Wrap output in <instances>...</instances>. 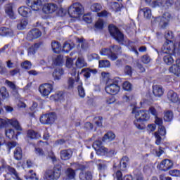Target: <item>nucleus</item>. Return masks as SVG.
I'll return each instance as SVG.
<instances>
[{"instance_id": "nucleus-24", "label": "nucleus", "mask_w": 180, "mask_h": 180, "mask_svg": "<svg viewBox=\"0 0 180 180\" xmlns=\"http://www.w3.org/2000/svg\"><path fill=\"white\" fill-rule=\"evenodd\" d=\"M153 94L155 96L160 98V96H162V95H164V90H162V87L158 85H155L153 86Z\"/></svg>"}, {"instance_id": "nucleus-59", "label": "nucleus", "mask_w": 180, "mask_h": 180, "mask_svg": "<svg viewBox=\"0 0 180 180\" xmlns=\"http://www.w3.org/2000/svg\"><path fill=\"white\" fill-rule=\"evenodd\" d=\"M96 29H103V20H98L95 24Z\"/></svg>"}, {"instance_id": "nucleus-34", "label": "nucleus", "mask_w": 180, "mask_h": 180, "mask_svg": "<svg viewBox=\"0 0 180 180\" xmlns=\"http://www.w3.org/2000/svg\"><path fill=\"white\" fill-rule=\"evenodd\" d=\"M174 119V113L171 110H167L165 112L164 120L165 122H171Z\"/></svg>"}, {"instance_id": "nucleus-2", "label": "nucleus", "mask_w": 180, "mask_h": 180, "mask_svg": "<svg viewBox=\"0 0 180 180\" xmlns=\"http://www.w3.org/2000/svg\"><path fill=\"white\" fill-rule=\"evenodd\" d=\"M120 82H122V79L120 77L108 79L105 87V92L110 95H117L120 91V86H119Z\"/></svg>"}, {"instance_id": "nucleus-3", "label": "nucleus", "mask_w": 180, "mask_h": 180, "mask_svg": "<svg viewBox=\"0 0 180 180\" xmlns=\"http://www.w3.org/2000/svg\"><path fill=\"white\" fill-rule=\"evenodd\" d=\"M165 37L166 39V42L162 47V53L163 54L174 53L175 50H176V44L171 41L174 39V34L171 31H167L165 34Z\"/></svg>"}, {"instance_id": "nucleus-1", "label": "nucleus", "mask_w": 180, "mask_h": 180, "mask_svg": "<svg viewBox=\"0 0 180 180\" xmlns=\"http://www.w3.org/2000/svg\"><path fill=\"white\" fill-rule=\"evenodd\" d=\"M131 113L135 115V120H134V124L139 129V130H144L146 129V125L143 124V122H147L150 119V114L148 111L144 110L137 109V107L134 106L132 108Z\"/></svg>"}, {"instance_id": "nucleus-8", "label": "nucleus", "mask_w": 180, "mask_h": 180, "mask_svg": "<svg viewBox=\"0 0 180 180\" xmlns=\"http://www.w3.org/2000/svg\"><path fill=\"white\" fill-rule=\"evenodd\" d=\"M54 89V82L53 83H44L41 84L39 87V91L40 92L41 96L46 97L49 96Z\"/></svg>"}, {"instance_id": "nucleus-47", "label": "nucleus", "mask_w": 180, "mask_h": 180, "mask_svg": "<svg viewBox=\"0 0 180 180\" xmlns=\"http://www.w3.org/2000/svg\"><path fill=\"white\" fill-rule=\"evenodd\" d=\"M5 134L8 139H13V137H15V131L12 129H7L5 131Z\"/></svg>"}, {"instance_id": "nucleus-32", "label": "nucleus", "mask_w": 180, "mask_h": 180, "mask_svg": "<svg viewBox=\"0 0 180 180\" xmlns=\"http://www.w3.org/2000/svg\"><path fill=\"white\" fill-rule=\"evenodd\" d=\"M115 139H116V135H115V134L112 131H108L103 137L102 141H106V140L108 141H113Z\"/></svg>"}, {"instance_id": "nucleus-26", "label": "nucleus", "mask_w": 180, "mask_h": 180, "mask_svg": "<svg viewBox=\"0 0 180 180\" xmlns=\"http://www.w3.org/2000/svg\"><path fill=\"white\" fill-rule=\"evenodd\" d=\"M93 178V175H92V172H91L90 171H87V172H82L79 174V179L80 180H92Z\"/></svg>"}, {"instance_id": "nucleus-45", "label": "nucleus", "mask_w": 180, "mask_h": 180, "mask_svg": "<svg viewBox=\"0 0 180 180\" xmlns=\"http://www.w3.org/2000/svg\"><path fill=\"white\" fill-rule=\"evenodd\" d=\"M26 26H27V20H22L17 25V28L18 30H23Z\"/></svg>"}, {"instance_id": "nucleus-5", "label": "nucleus", "mask_w": 180, "mask_h": 180, "mask_svg": "<svg viewBox=\"0 0 180 180\" xmlns=\"http://www.w3.org/2000/svg\"><path fill=\"white\" fill-rule=\"evenodd\" d=\"M108 30L110 36H112L116 41L120 44H123V41H124V35L122 32H120V30H119L118 27L115 25H109Z\"/></svg>"}, {"instance_id": "nucleus-9", "label": "nucleus", "mask_w": 180, "mask_h": 180, "mask_svg": "<svg viewBox=\"0 0 180 180\" xmlns=\"http://www.w3.org/2000/svg\"><path fill=\"white\" fill-rule=\"evenodd\" d=\"M57 115L54 112L44 114L40 117L39 120L42 124H51L56 122Z\"/></svg>"}, {"instance_id": "nucleus-23", "label": "nucleus", "mask_w": 180, "mask_h": 180, "mask_svg": "<svg viewBox=\"0 0 180 180\" xmlns=\"http://www.w3.org/2000/svg\"><path fill=\"white\" fill-rule=\"evenodd\" d=\"M98 70L96 69H91V68H84L81 71V74H83L85 78H90L91 74H96Z\"/></svg>"}, {"instance_id": "nucleus-55", "label": "nucleus", "mask_w": 180, "mask_h": 180, "mask_svg": "<svg viewBox=\"0 0 180 180\" xmlns=\"http://www.w3.org/2000/svg\"><path fill=\"white\" fill-rule=\"evenodd\" d=\"M141 61L143 64H148L151 61V58L148 55H143L141 57Z\"/></svg>"}, {"instance_id": "nucleus-40", "label": "nucleus", "mask_w": 180, "mask_h": 180, "mask_svg": "<svg viewBox=\"0 0 180 180\" xmlns=\"http://www.w3.org/2000/svg\"><path fill=\"white\" fill-rule=\"evenodd\" d=\"M100 68H109L110 67V62L108 60H99Z\"/></svg>"}, {"instance_id": "nucleus-49", "label": "nucleus", "mask_w": 180, "mask_h": 180, "mask_svg": "<svg viewBox=\"0 0 180 180\" xmlns=\"http://www.w3.org/2000/svg\"><path fill=\"white\" fill-rule=\"evenodd\" d=\"M63 56H58L53 60V64L55 65H63Z\"/></svg>"}, {"instance_id": "nucleus-21", "label": "nucleus", "mask_w": 180, "mask_h": 180, "mask_svg": "<svg viewBox=\"0 0 180 180\" xmlns=\"http://www.w3.org/2000/svg\"><path fill=\"white\" fill-rule=\"evenodd\" d=\"M5 13L8 16V18H10V19H16V15H15V13L13 12V7L12 6V4H8L6 6Z\"/></svg>"}, {"instance_id": "nucleus-22", "label": "nucleus", "mask_w": 180, "mask_h": 180, "mask_svg": "<svg viewBox=\"0 0 180 180\" xmlns=\"http://www.w3.org/2000/svg\"><path fill=\"white\" fill-rule=\"evenodd\" d=\"M7 123L15 127L18 131H22L23 130L22 127H20V124H19V121L15 118L7 119Z\"/></svg>"}, {"instance_id": "nucleus-33", "label": "nucleus", "mask_w": 180, "mask_h": 180, "mask_svg": "<svg viewBox=\"0 0 180 180\" xmlns=\"http://www.w3.org/2000/svg\"><path fill=\"white\" fill-rule=\"evenodd\" d=\"M22 148L20 147H17L14 150V158L19 161L22 160Z\"/></svg>"}, {"instance_id": "nucleus-53", "label": "nucleus", "mask_w": 180, "mask_h": 180, "mask_svg": "<svg viewBox=\"0 0 180 180\" xmlns=\"http://www.w3.org/2000/svg\"><path fill=\"white\" fill-rule=\"evenodd\" d=\"M29 175L25 176L26 179H36L39 180V178L36 176V173H33V170L29 171Z\"/></svg>"}, {"instance_id": "nucleus-18", "label": "nucleus", "mask_w": 180, "mask_h": 180, "mask_svg": "<svg viewBox=\"0 0 180 180\" xmlns=\"http://www.w3.org/2000/svg\"><path fill=\"white\" fill-rule=\"evenodd\" d=\"M76 82H78L77 89L80 98L85 97V89L82 86V82L79 81V72H77V77L76 78Z\"/></svg>"}, {"instance_id": "nucleus-61", "label": "nucleus", "mask_w": 180, "mask_h": 180, "mask_svg": "<svg viewBox=\"0 0 180 180\" xmlns=\"http://www.w3.org/2000/svg\"><path fill=\"white\" fill-rule=\"evenodd\" d=\"M6 85H8V86H9V88H11V89H13V91H15V89H16V85H15V84H13V82L9 81V80H6Z\"/></svg>"}, {"instance_id": "nucleus-54", "label": "nucleus", "mask_w": 180, "mask_h": 180, "mask_svg": "<svg viewBox=\"0 0 180 180\" xmlns=\"http://www.w3.org/2000/svg\"><path fill=\"white\" fill-rule=\"evenodd\" d=\"M154 136L155 139V144L157 146H160V144H161V141L162 140V138H161V135H158V132H155Z\"/></svg>"}, {"instance_id": "nucleus-38", "label": "nucleus", "mask_w": 180, "mask_h": 180, "mask_svg": "<svg viewBox=\"0 0 180 180\" xmlns=\"http://www.w3.org/2000/svg\"><path fill=\"white\" fill-rule=\"evenodd\" d=\"M90 9L92 12H99L102 9V5L98 3H94L91 6Z\"/></svg>"}, {"instance_id": "nucleus-6", "label": "nucleus", "mask_w": 180, "mask_h": 180, "mask_svg": "<svg viewBox=\"0 0 180 180\" xmlns=\"http://www.w3.org/2000/svg\"><path fill=\"white\" fill-rule=\"evenodd\" d=\"M84 12V7L79 3H75L68 8V14L70 18H77Z\"/></svg>"}, {"instance_id": "nucleus-44", "label": "nucleus", "mask_w": 180, "mask_h": 180, "mask_svg": "<svg viewBox=\"0 0 180 180\" xmlns=\"http://www.w3.org/2000/svg\"><path fill=\"white\" fill-rule=\"evenodd\" d=\"M96 154H98V155H108V148L103 146L97 150Z\"/></svg>"}, {"instance_id": "nucleus-46", "label": "nucleus", "mask_w": 180, "mask_h": 180, "mask_svg": "<svg viewBox=\"0 0 180 180\" xmlns=\"http://www.w3.org/2000/svg\"><path fill=\"white\" fill-rule=\"evenodd\" d=\"M110 49H112V53H117V54H122V47L117 45H113Z\"/></svg>"}, {"instance_id": "nucleus-14", "label": "nucleus", "mask_w": 180, "mask_h": 180, "mask_svg": "<svg viewBox=\"0 0 180 180\" xmlns=\"http://www.w3.org/2000/svg\"><path fill=\"white\" fill-rule=\"evenodd\" d=\"M27 5L32 9V11H37L41 6V0H27Z\"/></svg>"}, {"instance_id": "nucleus-41", "label": "nucleus", "mask_w": 180, "mask_h": 180, "mask_svg": "<svg viewBox=\"0 0 180 180\" xmlns=\"http://www.w3.org/2000/svg\"><path fill=\"white\" fill-rule=\"evenodd\" d=\"M11 34V30L5 27L0 28V36H9Z\"/></svg>"}, {"instance_id": "nucleus-50", "label": "nucleus", "mask_w": 180, "mask_h": 180, "mask_svg": "<svg viewBox=\"0 0 180 180\" xmlns=\"http://www.w3.org/2000/svg\"><path fill=\"white\" fill-rule=\"evenodd\" d=\"M155 133H158L159 136H165L167 134L165 127L164 126L159 127L158 131Z\"/></svg>"}, {"instance_id": "nucleus-63", "label": "nucleus", "mask_w": 180, "mask_h": 180, "mask_svg": "<svg viewBox=\"0 0 180 180\" xmlns=\"http://www.w3.org/2000/svg\"><path fill=\"white\" fill-rule=\"evenodd\" d=\"M94 119L97 120L95 122L96 126H102V120H103V118L102 117H96Z\"/></svg>"}, {"instance_id": "nucleus-60", "label": "nucleus", "mask_w": 180, "mask_h": 180, "mask_svg": "<svg viewBox=\"0 0 180 180\" xmlns=\"http://www.w3.org/2000/svg\"><path fill=\"white\" fill-rule=\"evenodd\" d=\"M148 112H150V113H151L153 116H155V117H157V116H158V112L154 107H150Z\"/></svg>"}, {"instance_id": "nucleus-51", "label": "nucleus", "mask_w": 180, "mask_h": 180, "mask_svg": "<svg viewBox=\"0 0 180 180\" xmlns=\"http://www.w3.org/2000/svg\"><path fill=\"white\" fill-rule=\"evenodd\" d=\"M124 72L126 74V75H129V77H131V75L133 74V69L131 66L126 65L124 69Z\"/></svg>"}, {"instance_id": "nucleus-42", "label": "nucleus", "mask_w": 180, "mask_h": 180, "mask_svg": "<svg viewBox=\"0 0 180 180\" xmlns=\"http://www.w3.org/2000/svg\"><path fill=\"white\" fill-rule=\"evenodd\" d=\"M141 11L143 12L144 18H146V19H150V18H151V9L146 7L141 9Z\"/></svg>"}, {"instance_id": "nucleus-4", "label": "nucleus", "mask_w": 180, "mask_h": 180, "mask_svg": "<svg viewBox=\"0 0 180 180\" xmlns=\"http://www.w3.org/2000/svg\"><path fill=\"white\" fill-rule=\"evenodd\" d=\"M61 176V166L58 165L53 167V170H47L44 176V180L58 179Z\"/></svg>"}, {"instance_id": "nucleus-17", "label": "nucleus", "mask_w": 180, "mask_h": 180, "mask_svg": "<svg viewBox=\"0 0 180 180\" xmlns=\"http://www.w3.org/2000/svg\"><path fill=\"white\" fill-rule=\"evenodd\" d=\"M96 165H97L98 171H101V172H103V171H106V169H108V162L105 160H96Z\"/></svg>"}, {"instance_id": "nucleus-13", "label": "nucleus", "mask_w": 180, "mask_h": 180, "mask_svg": "<svg viewBox=\"0 0 180 180\" xmlns=\"http://www.w3.org/2000/svg\"><path fill=\"white\" fill-rule=\"evenodd\" d=\"M41 36V32L39 30V29H33L30 30L27 36V40L32 41V40H34V39H39Z\"/></svg>"}, {"instance_id": "nucleus-35", "label": "nucleus", "mask_w": 180, "mask_h": 180, "mask_svg": "<svg viewBox=\"0 0 180 180\" xmlns=\"http://www.w3.org/2000/svg\"><path fill=\"white\" fill-rule=\"evenodd\" d=\"M27 134V136L28 139H31V140H34L40 137V134H39L38 133H36L33 130H29Z\"/></svg>"}, {"instance_id": "nucleus-62", "label": "nucleus", "mask_w": 180, "mask_h": 180, "mask_svg": "<svg viewBox=\"0 0 180 180\" xmlns=\"http://www.w3.org/2000/svg\"><path fill=\"white\" fill-rule=\"evenodd\" d=\"M83 20H84V22H86V23H91L92 18L89 15H84L83 16Z\"/></svg>"}, {"instance_id": "nucleus-64", "label": "nucleus", "mask_w": 180, "mask_h": 180, "mask_svg": "<svg viewBox=\"0 0 180 180\" xmlns=\"http://www.w3.org/2000/svg\"><path fill=\"white\" fill-rule=\"evenodd\" d=\"M115 176L117 178V180H123V174L120 170L116 172Z\"/></svg>"}, {"instance_id": "nucleus-36", "label": "nucleus", "mask_w": 180, "mask_h": 180, "mask_svg": "<svg viewBox=\"0 0 180 180\" xmlns=\"http://www.w3.org/2000/svg\"><path fill=\"white\" fill-rule=\"evenodd\" d=\"M163 60L167 65H172V64H174V58H172L170 54L165 56Z\"/></svg>"}, {"instance_id": "nucleus-48", "label": "nucleus", "mask_w": 180, "mask_h": 180, "mask_svg": "<svg viewBox=\"0 0 180 180\" xmlns=\"http://www.w3.org/2000/svg\"><path fill=\"white\" fill-rule=\"evenodd\" d=\"M21 67L24 68V70H30L32 68V63L29 60H25L21 63Z\"/></svg>"}, {"instance_id": "nucleus-27", "label": "nucleus", "mask_w": 180, "mask_h": 180, "mask_svg": "<svg viewBox=\"0 0 180 180\" xmlns=\"http://www.w3.org/2000/svg\"><path fill=\"white\" fill-rule=\"evenodd\" d=\"M75 65L77 68H84V67L88 66V63L83 57H79L76 60Z\"/></svg>"}, {"instance_id": "nucleus-16", "label": "nucleus", "mask_w": 180, "mask_h": 180, "mask_svg": "<svg viewBox=\"0 0 180 180\" xmlns=\"http://www.w3.org/2000/svg\"><path fill=\"white\" fill-rule=\"evenodd\" d=\"M72 150L71 149H63L60 150V155L61 160L63 161H67L72 157Z\"/></svg>"}, {"instance_id": "nucleus-11", "label": "nucleus", "mask_w": 180, "mask_h": 180, "mask_svg": "<svg viewBox=\"0 0 180 180\" xmlns=\"http://www.w3.org/2000/svg\"><path fill=\"white\" fill-rule=\"evenodd\" d=\"M57 9H58L57 4L49 3L44 4L42 11L46 15H50V13H54V12L57 11Z\"/></svg>"}, {"instance_id": "nucleus-39", "label": "nucleus", "mask_w": 180, "mask_h": 180, "mask_svg": "<svg viewBox=\"0 0 180 180\" xmlns=\"http://www.w3.org/2000/svg\"><path fill=\"white\" fill-rule=\"evenodd\" d=\"M72 49H74V45L68 42H65L63 46V51H65V53H68L69 51H71Z\"/></svg>"}, {"instance_id": "nucleus-57", "label": "nucleus", "mask_w": 180, "mask_h": 180, "mask_svg": "<svg viewBox=\"0 0 180 180\" xmlns=\"http://www.w3.org/2000/svg\"><path fill=\"white\" fill-rule=\"evenodd\" d=\"M8 126V119L0 118V129H4Z\"/></svg>"}, {"instance_id": "nucleus-30", "label": "nucleus", "mask_w": 180, "mask_h": 180, "mask_svg": "<svg viewBox=\"0 0 180 180\" xmlns=\"http://www.w3.org/2000/svg\"><path fill=\"white\" fill-rule=\"evenodd\" d=\"M40 43H36L28 49V56H34L36 54V51L40 49Z\"/></svg>"}, {"instance_id": "nucleus-10", "label": "nucleus", "mask_w": 180, "mask_h": 180, "mask_svg": "<svg viewBox=\"0 0 180 180\" xmlns=\"http://www.w3.org/2000/svg\"><path fill=\"white\" fill-rule=\"evenodd\" d=\"M173 167L174 162L172 160L169 159H165L162 160L161 162L158 165V169H160V171L167 172V171H169V169L173 168Z\"/></svg>"}, {"instance_id": "nucleus-43", "label": "nucleus", "mask_w": 180, "mask_h": 180, "mask_svg": "<svg viewBox=\"0 0 180 180\" xmlns=\"http://www.w3.org/2000/svg\"><path fill=\"white\" fill-rule=\"evenodd\" d=\"M6 169L8 171L10 175H13L14 177L18 175V172H16V169L9 165L6 166Z\"/></svg>"}, {"instance_id": "nucleus-15", "label": "nucleus", "mask_w": 180, "mask_h": 180, "mask_svg": "<svg viewBox=\"0 0 180 180\" xmlns=\"http://www.w3.org/2000/svg\"><path fill=\"white\" fill-rule=\"evenodd\" d=\"M153 5H155V6H163L165 9H168L169 6L174 5V0H167L165 3H164L162 0H156L153 1Z\"/></svg>"}, {"instance_id": "nucleus-20", "label": "nucleus", "mask_w": 180, "mask_h": 180, "mask_svg": "<svg viewBox=\"0 0 180 180\" xmlns=\"http://www.w3.org/2000/svg\"><path fill=\"white\" fill-rule=\"evenodd\" d=\"M167 99L172 103H176L179 101V97L175 91L170 90L167 93Z\"/></svg>"}, {"instance_id": "nucleus-31", "label": "nucleus", "mask_w": 180, "mask_h": 180, "mask_svg": "<svg viewBox=\"0 0 180 180\" xmlns=\"http://www.w3.org/2000/svg\"><path fill=\"white\" fill-rule=\"evenodd\" d=\"M51 47L53 51H54L57 54L61 53V44H60V42L56 41H52Z\"/></svg>"}, {"instance_id": "nucleus-56", "label": "nucleus", "mask_w": 180, "mask_h": 180, "mask_svg": "<svg viewBox=\"0 0 180 180\" xmlns=\"http://www.w3.org/2000/svg\"><path fill=\"white\" fill-rule=\"evenodd\" d=\"M122 88L124 91H131V84L129 82H124L122 84Z\"/></svg>"}, {"instance_id": "nucleus-28", "label": "nucleus", "mask_w": 180, "mask_h": 180, "mask_svg": "<svg viewBox=\"0 0 180 180\" xmlns=\"http://www.w3.org/2000/svg\"><path fill=\"white\" fill-rule=\"evenodd\" d=\"M169 72L174 74L176 77H180V68L178 65H173L169 68Z\"/></svg>"}, {"instance_id": "nucleus-12", "label": "nucleus", "mask_w": 180, "mask_h": 180, "mask_svg": "<svg viewBox=\"0 0 180 180\" xmlns=\"http://www.w3.org/2000/svg\"><path fill=\"white\" fill-rule=\"evenodd\" d=\"M101 56H105L112 60V61H115V60H117V55L116 53H112V49H102L100 51Z\"/></svg>"}, {"instance_id": "nucleus-52", "label": "nucleus", "mask_w": 180, "mask_h": 180, "mask_svg": "<svg viewBox=\"0 0 180 180\" xmlns=\"http://www.w3.org/2000/svg\"><path fill=\"white\" fill-rule=\"evenodd\" d=\"M102 146V141H96L93 143V148H94V150H96V151H98V150H99V148H101Z\"/></svg>"}, {"instance_id": "nucleus-58", "label": "nucleus", "mask_w": 180, "mask_h": 180, "mask_svg": "<svg viewBox=\"0 0 180 180\" xmlns=\"http://www.w3.org/2000/svg\"><path fill=\"white\" fill-rule=\"evenodd\" d=\"M169 175L172 176H180V172L178 169H173L169 172Z\"/></svg>"}, {"instance_id": "nucleus-19", "label": "nucleus", "mask_w": 180, "mask_h": 180, "mask_svg": "<svg viewBox=\"0 0 180 180\" xmlns=\"http://www.w3.org/2000/svg\"><path fill=\"white\" fill-rule=\"evenodd\" d=\"M63 179L65 180L75 179V170L72 169V168H68L65 171Z\"/></svg>"}, {"instance_id": "nucleus-37", "label": "nucleus", "mask_w": 180, "mask_h": 180, "mask_svg": "<svg viewBox=\"0 0 180 180\" xmlns=\"http://www.w3.org/2000/svg\"><path fill=\"white\" fill-rule=\"evenodd\" d=\"M0 94L1 95L2 99H8L9 98V93L5 86L0 89Z\"/></svg>"}, {"instance_id": "nucleus-7", "label": "nucleus", "mask_w": 180, "mask_h": 180, "mask_svg": "<svg viewBox=\"0 0 180 180\" xmlns=\"http://www.w3.org/2000/svg\"><path fill=\"white\" fill-rule=\"evenodd\" d=\"M171 13L165 12L162 17L155 18L153 20V23H158L161 29H165L171 20Z\"/></svg>"}, {"instance_id": "nucleus-29", "label": "nucleus", "mask_w": 180, "mask_h": 180, "mask_svg": "<svg viewBox=\"0 0 180 180\" xmlns=\"http://www.w3.org/2000/svg\"><path fill=\"white\" fill-rule=\"evenodd\" d=\"M64 75V70L61 68L55 69L53 72V77L54 79H57L58 81L61 79V76Z\"/></svg>"}, {"instance_id": "nucleus-25", "label": "nucleus", "mask_w": 180, "mask_h": 180, "mask_svg": "<svg viewBox=\"0 0 180 180\" xmlns=\"http://www.w3.org/2000/svg\"><path fill=\"white\" fill-rule=\"evenodd\" d=\"M30 8L26 6H21L18 8V13L23 18H27V15L30 13Z\"/></svg>"}]
</instances>
